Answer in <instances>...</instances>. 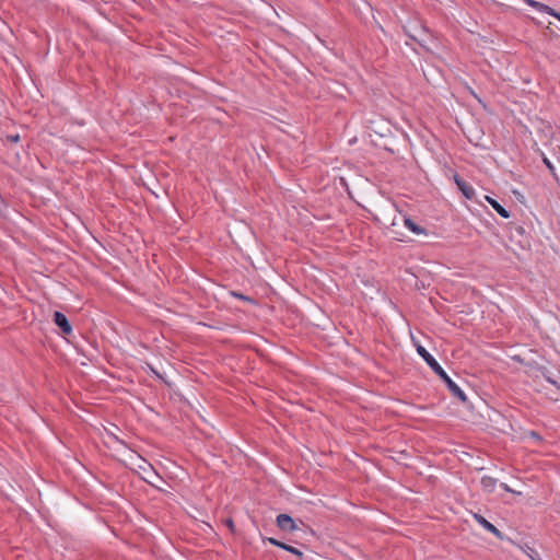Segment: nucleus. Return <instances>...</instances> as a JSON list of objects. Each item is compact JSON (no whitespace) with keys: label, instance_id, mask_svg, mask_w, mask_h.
<instances>
[{"label":"nucleus","instance_id":"nucleus-22","mask_svg":"<svg viewBox=\"0 0 560 560\" xmlns=\"http://www.w3.org/2000/svg\"><path fill=\"white\" fill-rule=\"evenodd\" d=\"M52 315L59 316V315H63V314L59 311H55V313Z\"/></svg>","mask_w":560,"mask_h":560},{"label":"nucleus","instance_id":"nucleus-9","mask_svg":"<svg viewBox=\"0 0 560 560\" xmlns=\"http://www.w3.org/2000/svg\"><path fill=\"white\" fill-rule=\"evenodd\" d=\"M491 207L504 219L510 218V212L503 208L497 200L491 197H486Z\"/></svg>","mask_w":560,"mask_h":560},{"label":"nucleus","instance_id":"nucleus-5","mask_svg":"<svg viewBox=\"0 0 560 560\" xmlns=\"http://www.w3.org/2000/svg\"><path fill=\"white\" fill-rule=\"evenodd\" d=\"M529 7L536 9L539 12L547 13L553 18H556L560 22V13L550 8L549 5L535 1V0H524Z\"/></svg>","mask_w":560,"mask_h":560},{"label":"nucleus","instance_id":"nucleus-15","mask_svg":"<svg viewBox=\"0 0 560 560\" xmlns=\"http://www.w3.org/2000/svg\"><path fill=\"white\" fill-rule=\"evenodd\" d=\"M544 378L551 385H557V381L547 373H542Z\"/></svg>","mask_w":560,"mask_h":560},{"label":"nucleus","instance_id":"nucleus-12","mask_svg":"<svg viewBox=\"0 0 560 560\" xmlns=\"http://www.w3.org/2000/svg\"><path fill=\"white\" fill-rule=\"evenodd\" d=\"M145 371L152 373L158 380L162 381L165 384H168L165 377L151 364L145 363Z\"/></svg>","mask_w":560,"mask_h":560},{"label":"nucleus","instance_id":"nucleus-20","mask_svg":"<svg viewBox=\"0 0 560 560\" xmlns=\"http://www.w3.org/2000/svg\"><path fill=\"white\" fill-rule=\"evenodd\" d=\"M8 140L11 141V142H19L20 141V136L19 135H14V136H9L8 137Z\"/></svg>","mask_w":560,"mask_h":560},{"label":"nucleus","instance_id":"nucleus-3","mask_svg":"<svg viewBox=\"0 0 560 560\" xmlns=\"http://www.w3.org/2000/svg\"><path fill=\"white\" fill-rule=\"evenodd\" d=\"M262 540L268 541L270 545L279 547V548L296 556L300 560H302L304 558V553L300 549H298L294 546L287 544L282 540H279L273 537H266V538H262Z\"/></svg>","mask_w":560,"mask_h":560},{"label":"nucleus","instance_id":"nucleus-17","mask_svg":"<svg viewBox=\"0 0 560 560\" xmlns=\"http://www.w3.org/2000/svg\"><path fill=\"white\" fill-rule=\"evenodd\" d=\"M544 163L550 170V172L555 175V166H553V164L547 158H544Z\"/></svg>","mask_w":560,"mask_h":560},{"label":"nucleus","instance_id":"nucleus-2","mask_svg":"<svg viewBox=\"0 0 560 560\" xmlns=\"http://www.w3.org/2000/svg\"><path fill=\"white\" fill-rule=\"evenodd\" d=\"M276 524L279 529L282 532L293 533L300 529V525L304 526V522L302 520H294L289 514L282 513L279 514L276 518Z\"/></svg>","mask_w":560,"mask_h":560},{"label":"nucleus","instance_id":"nucleus-24","mask_svg":"<svg viewBox=\"0 0 560 560\" xmlns=\"http://www.w3.org/2000/svg\"><path fill=\"white\" fill-rule=\"evenodd\" d=\"M73 560H79V559L74 558ZM80 560H91V559H90V557H84V558H82Z\"/></svg>","mask_w":560,"mask_h":560},{"label":"nucleus","instance_id":"nucleus-21","mask_svg":"<svg viewBox=\"0 0 560 560\" xmlns=\"http://www.w3.org/2000/svg\"><path fill=\"white\" fill-rule=\"evenodd\" d=\"M409 36H410V38H411V39H413V40L418 42L421 46H423V47H424V45L422 44V42L420 40V38H419L417 35H415V34H409Z\"/></svg>","mask_w":560,"mask_h":560},{"label":"nucleus","instance_id":"nucleus-8","mask_svg":"<svg viewBox=\"0 0 560 560\" xmlns=\"http://www.w3.org/2000/svg\"><path fill=\"white\" fill-rule=\"evenodd\" d=\"M497 482V479L490 476H483L480 480L482 489L488 493H492L494 491Z\"/></svg>","mask_w":560,"mask_h":560},{"label":"nucleus","instance_id":"nucleus-14","mask_svg":"<svg viewBox=\"0 0 560 560\" xmlns=\"http://www.w3.org/2000/svg\"><path fill=\"white\" fill-rule=\"evenodd\" d=\"M223 524L230 529V532L232 534H235L236 529H235V524H234V521L232 517H228V518L223 520Z\"/></svg>","mask_w":560,"mask_h":560},{"label":"nucleus","instance_id":"nucleus-13","mask_svg":"<svg viewBox=\"0 0 560 560\" xmlns=\"http://www.w3.org/2000/svg\"><path fill=\"white\" fill-rule=\"evenodd\" d=\"M525 552L532 560H541L539 553L532 547L527 546Z\"/></svg>","mask_w":560,"mask_h":560},{"label":"nucleus","instance_id":"nucleus-25","mask_svg":"<svg viewBox=\"0 0 560 560\" xmlns=\"http://www.w3.org/2000/svg\"><path fill=\"white\" fill-rule=\"evenodd\" d=\"M375 132L378 133L380 136H384L382 130H375Z\"/></svg>","mask_w":560,"mask_h":560},{"label":"nucleus","instance_id":"nucleus-16","mask_svg":"<svg viewBox=\"0 0 560 560\" xmlns=\"http://www.w3.org/2000/svg\"><path fill=\"white\" fill-rule=\"evenodd\" d=\"M529 436L533 438L534 440H536L537 442L542 441V436L536 431H530Z\"/></svg>","mask_w":560,"mask_h":560},{"label":"nucleus","instance_id":"nucleus-1","mask_svg":"<svg viewBox=\"0 0 560 560\" xmlns=\"http://www.w3.org/2000/svg\"><path fill=\"white\" fill-rule=\"evenodd\" d=\"M413 345L416 346L418 354L424 360V362L431 368V370L444 382L446 387L453 397L457 398L460 402L466 404L468 398L460 387L447 375L440 363L434 357L422 347L413 336H411Z\"/></svg>","mask_w":560,"mask_h":560},{"label":"nucleus","instance_id":"nucleus-11","mask_svg":"<svg viewBox=\"0 0 560 560\" xmlns=\"http://www.w3.org/2000/svg\"><path fill=\"white\" fill-rule=\"evenodd\" d=\"M404 223L410 231H412L416 234L424 233V230L418 224H416L410 218H405Z\"/></svg>","mask_w":560,"mask_h":560},{"label":"nucleus","instance_id":"nucleus-19","mask_svg":"<svg viewBox=\"0 0 560 560\" xmlns=\"http://www.w3.org/2000/svg\"><path fill=\"white\" fill-rule=\"evenodd\" d=\"M500 487L505 491V492H510V493H514V491L504 482H502L500 485Z\"/></svg>","mask_w":560,"mask_h":560},{"label":"nucleus","instance_id":"nucleus-10","mask_svg":"<svg viewBox=\"0 0 560 560\" xmlns=\"http://www.w3.org/2000/svg\"><path fill=\"white\" fill-rule=\"evenodd\" d=\"M54 320L65 335H70V322L68 317H54Z\"/></svg>","mask_w":560,"mask_h":560},{"label":"nucleus","instance_id":"nucleus-27","mask_svg":"<svg viewBox=\"0 0 560 560\" xmlns=\"http://www.w3.org/2000/svg\"><path fill=\"white\" fill-rule=\"evenodd\" d=\"M560 390V383L557 381V385H555Z\"/></svg>","mask_w":560,"mask_h":560},{"label":"nucleus","instance_id":"nucleus-26","mask_svg":"<svg viewBox=\"0 0 560 560\" xmlns=\"http://www.w3.org/2000/svg\"><path fill=\"white\" fill-rule=\"evenodd\" d=\"M513 360H516V361H520V362H521L520 357H516V355H515V357H513Z\"/></svg>","mask_w":560,"mask_h":560},{"label":"nucleus","instance_id":"nucleus-23","mask_svg":"<svg viewBox=\"0 0 560 560\" xmlns=\"http://www.w3.org/2000/svg\"><path fill=\"white\" fill-rule=\"evenodd\" d=\"M80 308L72 305V312H79Z\"/></svg>","mask_w":560,"mask_h":560},{"label":"nucleus","instance_id":"nucleus-18","mask_svg":"<svg viewBox=\"0 0 560 560\" xmlns=\"http://www.w3.org/2000/svg\"><path fill=\"white\" fill-rule=\"evenodd\" d=\"M231 294H232V295H234V296H236V298L243 299V300H245V301L252 302V299H250V298H248V296H244V295H242V294H237V293H235V292H231Z\"/></svg>","mask_w":560,"mask_h":560},{"label":"nucleus","instance_id":"nucleus-6","mask_svg":"<svg viewBox=\"0 0 560 560\" xmlns=\"http://www.w3.org/2000/svg\"><path fill=\"white\" fill-rule=\"evenodd\" d=\"M455 183L467 199H471L475 195L474 188L465 180L455 176Z\"/></svg>","mask_w":560,"mask_h":560},{"label":"nucleus","instance_id":"nucleus-7","mask_svg":"<svg viewBox=\"0 0 560 560\" xmlns=\"http://www.w3.org/2000/svg\"><path fill=\"white\" fill-rule=\"evenodd\" d=\"M197 325L214 330H223L224 327L226 326L224 323L218 320L215 317H209V322H198Z\"/></svg>","mask_w":560,"mask_h":560},{"label":"nucleus","instance_id":"nucleus-4","mask_svg":"<svg viewBox=\"0 0 560 560\" xmlns=\"http://www.w3.org/2000/svg\"><path fill=\"white\" fill-rule=\"evenodd\" d=\"M474 520L482 526L487 532L493 534L495 537L502 539L503 534L492 523L486 520L481 514L474 513Z\"/></svg>","mask_w":560,"mask_h":560}]
</instances>
